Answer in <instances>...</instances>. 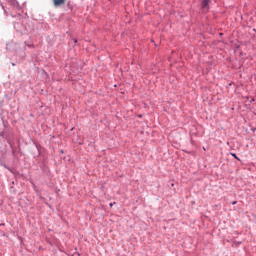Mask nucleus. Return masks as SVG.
Listing matches in <instances>:
<instances>
[{
    "label": "nucleus",
    "instance_id": "20e7f679",
    "mask_svg": "<svg viewBox=\"0 0 256 256\" xmlns=\"http://www.w3.org/2000/svg\"><path fill=\"white\" fill-rule=\"evenodd\" d=\"M232 205H237V201L232 202Z\"/></svg>",
    "mask_w": 256,
    "mask_h": 256
},
{
    "label": "nucleus",
    "instance_id": "423d86ee",
    "mask_svg": "<svg viewBox=\"0 0 256 256\" xmlns=\"http://www.w3.org/2000/svg\"><path fill=\"white\" fill-rule=\"evenodd\" d=\"M110 207H113V204H112V203H110Z\"/></svg>",
    "mask_w": 256,
    "mask_h": 256
},
{
    "label": "nucleus",
    "instance_id": "f03ea898",
    "mask_svg": "<svg viewBox=\"0 0 256 256\" xmlns=\"http://www.w3.org/2000/svg\"><path fill=\"white\" fill-rule=\"evenodd\" d=\"M209 3H210V0H203L202 1V9L207 11V9H209Z\"/></svg>",
    "mask_w": 256,
    "mask_h": 256
},
{
    "label": "nucleus",
    "instance_id": "39448f33",
    "mask_svg": "<svg viewBox=\"0 0 256 256\" xmlns=\"http://www.w3.org/2000/svg\"><path fill=\"white\" fill-rule=\"evenodd\" d=\"M74 43H77V39H74Z\"/></svg>",
    "mask_w": 256,
    "mask_h": 256
},
{
    "label": "nucleus",
    "instance_id": "f257e3e1",
    "mask_svg": "<svg viewBox=\"0 0 256 256\" xmlns=\"http://www.w3.org/2000/svg\"><path fill=\"white\" fill-rule=\"evenodd\" d=\"M54 7H61L62 5H65L67 0H52Z\"/></svg>",
    "mask_w": 256,
    "mask_h": 256
},
{
    "label": "nucleus",
    "instance_id": "7ed1b4c3",
    "mask_svg": "<svg viewBox=\"0 0 256 256\" xmlns=\"http://www.w3.org/2000/svg\"><path fill=\"white\" fill-rule=\"evenodd\" d=\"M231 155H232V157H233L234 159H237V160L239 161V157H237V154L231 153Z\"/></svg>",
    "mask_w": 256,
    "mask_h": 256
}]
</instances>
